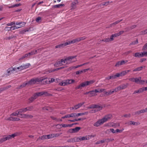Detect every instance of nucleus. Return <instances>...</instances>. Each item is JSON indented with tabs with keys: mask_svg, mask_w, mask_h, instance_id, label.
<instances>
[{
	"mask_svg": "<svg viewBox=\"0 0 147 147\" xmlns=\"http://www.w3.org/2000/svg\"><path fill=\"white\" fill-rule=\"evenodd\" d=\"M11 87V85H9L7 86L4 87L3 88H0V92H2L4 91L5 90L8 88H10Z\"/></svg>",
	"mask_w": 147,
	"mask_h": 147,
	"instance_id": "nucleus-31",
	"label": "nucleus"
},
{
	"mask_svg": "<svg viewBox=\"0 0 147 147\" xmlns=\"http://www.w3.org/2000/svg\"><path fill=\"white\" fill-rule=\"evenodd\" d=\"M139 93H142L144 91V88H140L138 90Z\"/></svg>",
	"mask_w": 147,
	"mask_h": 147,
	"instance_id": "nucleus-62",
	"label": "nucleus"
},
{
	"mask_svg": "<svg viewBox=\"0 0 147 147\" xmlns=\"http://www.w3.org/2000/svg\"><path fill=\"white\" fill-rule=\"evenodd\" d=\"M5 120L7 121H18L20 120V119L17 117H12L11 116H10V117L5 119Z\"/></svg>",
	"mask_w": 147,
	"mask_h": 147,
	"instance_id": "nucleus-13",
	"label": "nucleus"
},
{
	"mask_svg": "<svg viewBox=\"0 0 147 147\" xmlns=\"http://www.w3.org/2000/svg\"><path fill=\"white\" fill-rule=\"evenodd\" d=\"M122 20H118L117 21L115 22H113V23L112 24H110V25L109 26V27H112L113 26H115V25L118 24V23H119L120 22L122 21Z\"/></svg>",
	"mask_w": 147,
	"mask_h": 147,
	"instance_id": "nucleus-25",
	"label": "nucleus"
},
{
	"mask_svg": "<svg viewBox=\"0 0 147 147\" xmlns=\"http://www.w3.org/2000/svg\"><path fill=\"white\" fill-rule=\"evenodd\" d=\"M67 142H76L75 137L73 138H71L68 140H67Z\"/></svg>",
	"mask_w": 147,
	"mask_h": 147,
	"instance_id": "nucleus-39",
	"label": "nucleus"
},
{
	"mask_svg": "<svg viewBox=\"0 0 147 147\" xmlns=\"http://www.w3.org/2000/svg\"><path fill=\"white\" fill-rule=\"evenodd\" d=\"M143 68V66H140V67H138L133 70V71H139L142 70Z\"/></svg>",
	"mask_w": 147,
	"mask_h": 147,
	"instance_id": "nucleus-35",
	"label": "nucleus"
},
{
	"mask_svg": "<svg viewBox=\"0 0 147 147\" xmlns=\"http://www.w3.org/2000/svg\"><path fill=\"white\" fill-rule=\"evenodd\" d=\"M143 113H144V109H142L135 112L133 114V115H140V114Z\"/></svg>",
	"mask_w": 147,
	"mask_h": 147,
	"instance_id": "nucleus-26",
	"label": "nucleus"
},
{
	"mask_svg": "<svg viewBox=\"0 0 147 147\" xmlns=\"http://www.w3.org/2000/svg\"><path fill=\"white\" fill-rule=\"evenodd\" d=\"M14 36L13 35H11V36H10L9 37H6L5 38V39L6 40H10L11 39H12L14 38Z\"/></svg>",
	"mask_w": 147,
	"mask_h": 147,
	"instance_id": "nucleus-59",
	"label": "nucleus"
},
{
	"mask_svg": "<svg viewBox=\"0 0 147 147\" xmlns=\"http://www.w3.org/2000/svg\"><path fill=\"white\" fill-rule=\"evenodd\" d=\"M48 94L47 92H40L35 94L34 95V96L36 97L37 98L38 96H41L43 95H45V96H47Z\"/></svg>",
	"mask_w": 147,
	"mask_h": 147,
	"instance_id": "nucleus-8",
	"label": "nucleus"
},
{
	"mask_svg": "<svg viewBox=\"0 0 147 147\" xmlns=\"http://www.w3.org/2000/svg\"><path fill=\"white\" fill-rule=\"evenodd\" d=\"M80 129V127H76L75 128L69 129V131L71 133H76Z\"/></svg>",
	"mask_w": 147,
	"mask_h": 147,
	"instance_id": "nucleus-10",
	"label": "nucleus"
},
{
	"mask_svg": "<svg viewBox=\"0 0 147 147\" xmlns=\"http://www.w3.org/2000/svg\"><path fill=\"white\" fill-rule=\"evenodd\" d=\"M124 129H121L119 130V129H117L115 130V132L116 133H121L124 130Z\"/></svg>",
	"mask_w": 147,
	"mask_h": 147,
	"instance_id": "nucleus-52",
	"label": "nucleus"
},
{
	"mask_svg": "<svg viewBox=\"0 0 147 147\" xmlns=\"http://www.w3.org/2000/svg\"><path fill=\"white\" fill-rule=\"evenodd\" d=\"M76 56H69L67 57L65 59H62L61 60V62L62 63H64L66 62L67 63H73L75 62L76 61V59L75 58Z\"/></svg>",
	"mask_w": 147,
	"mask_h": 147,
	"instance_id": "nucleus-1",
	"label": "nucleus"
},
{
	"mask_svg": "<svg viewBox=\"0 0 147 147\" xmlns=\"http://www.w3.org/2000/svg\"><path fill=\"white\" fill-rule=\"evenodd\" d=\"M98 92V90L97 89L90 91L89 96L90 97H92V96H96L97 95L96 93Z\"/></svg>",
	"mask_w": 147,
	"mask_h": 147,
	"instance_id": "nucleus-14",
	"label": "nucleus"
},
{
	"mask_svg": "<svg viewBox=\"0 0 147 147\" xmlns=\"http://www.w3.org/2000/svg\"><path fill=\"white\" fill-rule=\"evenodd\" d=\"M37 51V50H36L35 51H33L29 53H28V55L29 56L33 55L36 53Z\"/></svg>",
	"mask_w": 147,
	"mask_h": 147,
	"instance_id": "nucleus-34",
	"label": "nucleus"
},
{
	"mask_svg": "<svg viewBox=\"0 0 147 147\" xmlns=\"http://www.w3.org/2000/svg\"><path fill=\"white\" fill-rule=\"evenodd\" d=\"M30 64L29 63H27L25 65H23V66L24 67V69H25L28 68L29 67V66H30Z\"/></svg>",
	"mask_w": 147,
	"mask_h": 147,
	"instance_id": "nucleus-47",
	"label": "nucleus"
},
{
	"mask_svg": "<svg viewBox=\"0 0 147 147\" xmlns=\"http://www.w3.org/2000/svg\"><path fill=\"white\" fill-rule=\"evenodd\" d=\"M80 39H79L78 38L72 40L71 41H67L69 45L71 44L77 42H80Z\"/></svg>",
	"mask_w": 147,
	"mask_h": 147,
	"instance_id": "nucleus-18",
	"label": "nucleus"
},
{
	"mask_svg": "<svg viewBox=\"0 0 147 147\" xmlns=\"http://www.w3.org/2000/svg\"><path fill=\"white\" fill-rule=\"evenodd\" d=\"M20 117H24L25 118L28 119L30 118L31 119L33 117V116L30 115H28L26 114H21Z\"/></svg>",
	"mask_w": 147,
	"mask_h": 147,
	"instance_id": "nucleus-11",
	"label": "nucleus"
},
{
	"mask_svg": "<svg viewBox=\"0 0 147 147\" xmlns=\"http://www.w3.org/2000/svg\"><path fill=\"white\" fill-rule=\"evenodd\" d=\"M50 108L49 107H44L42 108V109L43 110H46L47 111L49 110Z\"/></svg>",
	"mask_w": 147,
	"mask_h": 147,
	"instance_id": "nucleus-53",
	"label": "nucleus"
},
{
	"mask_svg": "<svg viewBox=\"0 0 147 147\" xmlns=\"http://www.w3.org/2000/svg\"><path fill=\"white\" fill-rule=\"evenodd\" d=\"M70 117H76V113H72L70 114Z\"/></svg>",
	"mask_w": 147,
	"mask_h": 147,
	"instance_id": "nucleus-51",
	"label": "nucleus"
},
{
	"mask_svg": "<svg viewBox=\"0 0 147 147\" xmlns=\"http://www.w3.org/2000/svg\"><path fill=\"white\" fill-rule=\"evenodd\" d=\"M36 98V97H34V95L33 96L30 98L29 99V103L32 102L33 100H34Z\"/></svg>",
	"mask_w": 147,
	"mask_h": 147,
	"instance_id": "nucleus-38",
	"label": "nucleus"
},
{
	"mask_svg": "<svg viewBox=\"0 0 147 147\" xmlns=\"http://www.w3.org/2000/svg\"><path fill=\"white\" fill-rule=\"evenodd\" d=\"M121 76H123L126 74V72L125 71H123L120 73Z\"/></svg>",
	"mask_w": 147,
	"mask_h": 147,
	"instance_id": "nucleus-57",
	"label": "nucleus"
},
{
	"mask_svg": "<svg viewBox=\"0 0 147 147\" xmlns=\"http://www.w3.org/2000/svg\"><path fill=\"white\" fill-rule=\"evenodd\" d=\"M45 139H47L46 135H43L41 136H39L38 138L37 139V141H38L39 140H43Z\"/></svg>",
	"mask_w": 147,
	"mask_h": 147,
	"instance_id": "nucleus-33",
	"label": "nucleus"
},
{
	"mask_svg": "<svg viewBox=\"0 0 147 147\" xmlns=\"http://www.w3.org/2000/svg\"><path fill=\"white\" fill-rule=\"evenodd\" d=\"M63 65V63L61 62V60L59 61H57L54 65L56 67H59Z\"/></svg>",
	"mask_w": 147,
	"mask_h": 147,
	"instance_id": "nucleus-21",
	"label": "nucleus"
},
{
	"mask_svg": "<svg viewBox=\"0 0 147 147\" xmlns=\"http://www.w3.org/2000/svg\"><path fill=\"white\" fill-rule=\"evenodd\" d=\"M127 60H122L118 61L116 64L115 66L119 67L120 65H123L127 62Z\"/></svg>",
	"mask_w": 147,
	"mask_h": 147,
	"instance_id": "nucleus-7",
	"label": "nucleus"
},
{
	"mask_svg": "<svg viewBox=\"0 0 147 147\" xmlns=\"http://www.w3.org/2000/svg\"><path fill=\"white\" fill-rule=\"evenodd\" d=\"M39 78L42 79L40 80V82H41L44 84H46L47 83V78L43 79L42 78Z\"/></svg>",
	"mask_w": 147,
	"mask_h": 147,
	"instance_id": "nucleus-36",
	"label": "nucleus"
},
{
	"mask_svg": "<svg viewBox=\"0 0 147 147\" xmlns=\"http://www.w3.org/2000/svg\"><path fill=\"white\" fill-rule=\"evenodd\" d=\"M94 82L95 80H90V81H85L84 82V83L85 86L92 84L93 83H94Z\"/></svg>",
	"mask_w": 147,
	"mask_h": 147,
	"instance_id": "nucleus-17",
	"label": "nucleus"
},
{
	"mask_svg": "<svg viewBox=\"0 0 147 147\" xmlns=\"http://www.w3.org/2000/svg\"><path fill=\"white\" fill-rule=\"evenodd\" d=\"M78 1L77 0H75L73 1L71 4V7L72 9H74L76 7L77 5L78 4Z\"/></svg>",
	"mask_w": 147,
	"mask_h": 147,
	"instance_id": "nucleus-9",
	"label": "nucleus"
},
{
	"mask_svg": "<svg viewBox=\"0 0 147 147\" xmlns=\"http://www.w3.org/2000/svg\"><path fill=\"white\" fill-rule=\"evenodd\" d=\"M65 5L64 4H59L58 5H53L52 6V8H60L64 6Z\"/></svg>",
	"mask_w": 147,
	"mask_h": 147,
	"instance_id": "nucleus-24",
	"label": "nucleus"
},
{
	"mask_svg": "<svg viewBox=\"0 0 147 147\" xmlns=\"http://www.w3.org/2000/svg\"><path fill=\"white\" fill-rule=\"evenodd\" d=\"M76 142H79L81 141V136H80L78 137H75Z\"/></svg>",
	"mask_w": 147,
	"mask_h": 147,
	"instance_id": "nucleus-46",
	"label": "nucleus"
},
{
	"mask_svg": "<svg viewBox=\"0 0 147 147\" xmlns=\"http://www.w3.org/2000/svg\"><path fill=\"white\" fill-rule=\"evenodd\" d=\"M68 45H69V43H68L67 41L65 42L56 45L55 47V48H62Z\"/></svg>",
	"mask_w": 147,
	"mask_h": 147,
	"instance_id": "nucleus-12",
	"label": "nucleus"
},
{
	"mask_svg": "<svg viewBox=\"0 0 147 147\" xmlns=\"http://www.w3.org/2000/svg\"><path fill=\"white\" fill-rule=\"evenodd\" d=\"M114 92V89L112 90H111L108 91L107 92L106 91H105L104 92L105 94L109 96L112 94Z\"/></svg>",
	"mask_w": 147,
	"mask_h": 147,
	"instance_id": "nucleus-22",
	"label": "nucleus"
},
{
	"mask_svg": "<svg viewBox=\"0 0 147 147\" xmlns=\"http://www.w3.org/2000/svg\"><path fill=\"white\" fill-rule=\"evenodd\" d=\"M147 33V29L143 30L141 32V34H145Z\"/></svg>",
	"mask_w": 147,
	"mask_h": 147,
	"instance_id": "nucleus-60",
	"label": "nucleus"
},
{
	"mask_svg": "<svg viewBox=\"0 0 147 147\" xmlns=\"http://www.w3.org/2000/svg\"><path fill=\"white\" fill-rule=\"evenodd\" d=\"M138 43V40L137 39L136 40L132 42L131 43L130 45H135L136 44H137Z\"/></svg>",
	"mask_w": 147,
	"mask_h": 147,
	"instance_id": "nucleus-55",
	"label": "nucleus"
},
{
	"mask_svg": "<svg viewBox=\"0 0 147 147\" xmlns=\"http://www.w3.org/2000/svg\"><path fill=\"white\" fill-rule=\"evenodd\" d=\"M88 108V109H99V110H102V107L98 105L92 104L90 105Z\"/></svg>",
	"mask_w": 147,
	"mask_h": 147,
	"instance_id": "nucleus-5",
	"label": "nucleus"
},
{
	"mask_svg": "<svg viewBox=\"0 0 147 147\" xmlns=\"http://www.w3.org/2000/svg\"><path fill=\"white\" fill-rule=\"evenodd\" d=\"M110 132H112L113 134L116 133L115 130L113 128L107 129L105 132L106 133H109Z\"/></svg>",
	"mask_w": 147,
	"mask_h": 147,
	"instance_id": "nucleus-23",
	"label": "nucleus"
},
{
	"mask_svg": "<svg viewBox=\"0 0 147 147\" xmlns=\"http://www.w3.org/2000/svg\"><path fill=\"white\" fill-rule=\"evenodd\" d=\"M42 80L38 78H36L32 79L28 82L29 84H35L37 82H40V80Z\"/></svg>",
	"mask_w": 147,
	"mask_h": 147,
	"instance_id": "nucleus-3",
	"label": "nucleus"
},
{
	"mask_svg": "<svg viewBox=\"0 0 147 147\" xmlns=\"http://www.w3.org/2000/svg\"><path fill=\"white\" fill-rule=\"evenodd\" d=\"M27 109V111H32L34 109L33 106H30L26 107Z\"/></svg>",
	"mask_w": 147,
	"mask_h": 147,
	"instance_id": "nucleus-44",
	"label": "nucleus"
},
{
	"mask_svg": "<svg viewBox=\"0 0 147 147\" xmlns=\"http://www.w3.org/2000/svg\"><path fill=\"white\" fill-rule=\"evenodd\" d=\"M82 119L81 118H79L78 119H74L73 120H69L68 121H71V122H74L75 121H80Z\"/></svg>",
	"mask_w": 147,
	"mask_h": 147,
	"instance_id": "nucleus-50",
	"label": "nucleus"
},
{
	"mask_svg": "<svg viewBox=\"0 0 147 147\" xmlns=\"http://www.w3.org/2000/svg\"><path fill=\"white\" fill-rule=\"evenodd\" d=\"M73 125V124H57L56 126H59L60 127H71Z\"/></svg>",
	"mask_w": 147,
	"mask_h": 147,
	"instance_id": "nucleus-16",
	"label": "nucleus"
},
{
	"mask_svg": "<svg viewBox=\"0 0 147 147\" xmlns=\"http://www.w3.org/2000/svg\"><path fill=\"white\" fill-rule=\"evenodd\" d=\"M121 90V89L120 86L117 87L114 90V92H117Z\"/></svg>",
	"mask_w": 147,
	"mask_h": 147,
	"instance_id": "nucleus-45",
	"label": "nucleus"
},
{
	"mask_svg": "<svg viewBox=\"0 0 147 147\" xmlns=\"http://www.w3.org/2000/svg\"><path fill=\"white\" fill-rule=\"evenodd\" d=\"M141 77H139V78H135V82L137 84H140L141 80Z\"/></svg>",
	"mask_w": 147,
	"mask_h": 147,
	"instance_id": "nucleus-28",
	"label": "nucleus"
},
{
	"mask_svg": "<svg viewBox=\"0 0 147 147\" xmlns=\"http://www.w3.org/2000/svg\"><path fill=\"white\" fill-rule=\"evenodd\" d=\"M66 84L65 85H67L68 84H70L72 83H73L75 82V80H65Z\"/></svg>",
	"mask_w": 147,
	"mask_h": 147,
	"instance_id": "nucleus-19",
	"label": "nucleus"
},
{
	"mask_svg": "<svg viewBox=\"0 0 147 147\" xmlns=\"http://www.w3.org/2000/svg\"><path fill=\"white\" fill-rule=\"evenodd\" d=\"M27 111V109L26 108H23L18 110V111L20 113H25Z\"/></svg>",
	"mask_w": 147,
	"mask_h": 147,
	"instance_id": "nucleus-32",
	"label": "nucleus"
},
{
	"mask_svg": "<svg viewBox=\"0 0 147 147\" xmlns=\"http://www.w3.org/2000/svg\"><path fill=\"white\" fill-rule=\"evenodd\" d=\"M18 25H19L21 27H23L26 24V23L24 22H18Z\"/></svg>",
	"mask_w": 147,
	"mask_h": 147,
	"instance_id": "nucleus-41",
	"label": "nucleus"
},
{
	"mask_svg": "<svg viewBox=\"0 0 147 147\" xmlns=\"http://www.w3.org/2000/svg\"><path fill=\"white\" fill-rule=\"evenodd\" d=\"M85 85L84 84V82L81 83L79 85L76 87V89H81L82 87H85Z\"/></svg>",
	"mask_w": 147,
	"mask_h": 147,
	"instance_id": "nucleus-27",
	"label": "nucleus"
},
{
	"mask_svg": "<svg viewBox=\"0 0 147 147\" xmlns=\"http://www.w3.org/2000/svg\"><path fill=\"white\" fill-rule=\"evenodd\" d=\"M16 135V134H13L11 135L4 136L3 137L0 139V144L7 140H9L13 138Z\"/></svg>",
	"mask_w": 147,
	"mask_h": 147,
	"instance_id": "nucleus-2",
	"label": "nucleus"
},
{
	"mask_svg": "<svg viewBox=\"0 0 147 147\" xmlns=\"http://www.w3.org/2000/svg\"><path fill=\"white\" fill-rule=\"evenodd\" d=\"M83 73V71L82 70L78 71L76 72V75L80 74Z\"/></svg>",
	"mask_w": 147,
	"mask_h": 147,
	"instance_id": "nucleus-58",
	"label": "nucleus"
},
{
	"mask_svg": "<svg viewBox=\"0 0 147 147\" xmlns=\"http://www.w3.org/2000/svg\"><path fill=\"white\" fill-rule=\"evenodd\" d=\"M127 124L129 125H138L140 124L139 122H135L134 121H130L128 122Z\"/></svg>",
	"mask_w": 147,
	"mask_h": 147,
	"instance_id": "nucleus-20",
	"label": "nucleus"
},
{
	"mask_svg": "<svg viewBox=\"0 0 147 147\" xmlns=\"http://www.w3.org/2000/svg\"><path fill=\"white\" fill-rule=\"evenodd\" d=\"M114 140V139L113 138H108L105 139V141L107 142H112Z\"/></svg>",
	"mask_w": 147,
	"mask_h": 147,
	"instance_id": "nucleus-49",
	"label": "nucleus"
},
{
	"mask_svg": "<svg viewBox=\"0 0 147 147\" xmlns=\"http://www.w3.org/2000/svg\"><path fill=\"white\" fill-rule=\"evenodd\" d=\"M129 81L132 82H135V78H129Z\"/></svg>",
	"mask_w": 147,
	"mask_h": 147,
	"instance_id": "nucleus-61",
	"label": "nucleus"
},
{
	"mask_svg": "<svg viewBox=\"0 0 147 147\" xmlns=\"http://www.w3.org/2000/svg\"><path fill=\"white\" fill-rule=\"evenodd\" d=\"M134 56L136 57L139 58L142 57L140 53H136L134 55Z\"/></svg>",
	"mask_w": 147,
	"mask_h": 147,
	"instance_id": "nucleus-43",
	"label": "nucleus"
},
{
	"mask_svg": "<svg viewBox=\"0 0 147 147\" xmlns=\"http://www.w3.org/2000/svg\"><path fill=\"white\" fill-rule=\"evenodd\" d=\"M29 30V29H25L22 31L21 32V33L22 34H24L25 33V32H28Z\"/></svg>",
	"mask_w": 147,
	"mask_h": 147,
	"instance_id": "nucleus-56",
	"label": "nucleus"
},
{
	"mask_svg": "<svg viewBox=\"0 0 147 147\" xmlns=\"http://www.w3.org/2000/svg\"><path fill=\"white\" fill-rule=\"evenodd\" d=\"M128 85H129L128 83H126V84H122V85H120L121 86V90H123V89L126 88L127 87Z\"/></svg>",
	"mask_w": 147,
	"mask_h": 147,
	"instance_id": "nucleus-30",
	"label": "nucleus"
},
{
	"mask_svg": "<svg viewBox=\"0 0 147 147\" xmlns=\"http://www.w3.org/2000/svg\"><path fill=\"white\" fill-rule=\"evenodd\" d=\"M65 83V80H64L63 81H62L59 84V85L61 86H65L66 85H65L66 84V83Z\"/></svg>",
	"mask_w": 147,
	"mask_h": 147,
	"instance_id": "nucleus-48",
	"label": "nucleus"
},
{
	"mask_svg": "<svg viewBox=\"0 0 147 147\" xmlns=\"http://www.w3.org/2000/svg\"><path fill=\"white\" fill-rule=\"evenodd\" d=\"M29 84L28 83V82L26 83H24L21 85H20L17 88L18 89H20L21 88H22L26 86V85L27 84Z\"/></svg>",
	"mask_w": 147,
	"mask_h": 147,
	"instance_id": "nucleus-40",
	"label": "nucleus"
},
{
	"mask_svg": "<svg viewBox=\"0 0 147 147\" xmlns=\"http://www.w3.org/2000/svg\"><path fill=\"white\" fill-rule=\"evenodd\" d=\"M112 117V115H111L108 114L105 116L102 119L103 123H104L111 119Z\"/></svg>",
	"mask_w": 147,
	"mask_h": 147,
	"instance_id": "nucleus-4",
	"label": "nucleus"
},
{
	"mask_svg": "<svg viewBox=\"0 0 147 147\" xmlns=\"http://www.w3.org/2000/svg\"><path fill=\"white\" fill-rule=\"evenodd\" d=\"M99 109H93L91 110L90 111V113H95L98 111H100L101 110H99Z\"/></svg>",
	"mask_w": 147,
	"mask_h": 147,
	"instance_id": "nucleus-42",
	"label": "nucleus"
},
{
	"mask_svg": "<svg viewBox=\"0 0 147 147\" xmlns=\"http://www.w3.org/2000/svg\"><path fill=\"white\" fill-rule=\"evenodd\" d=\"M41 18L40 17H38L36 19V22H39L40 20H41Z\"/></svg>",
	"mask_w": 147,
	"mask_h": 147,
	"instance_id": "nucleus-64",
	"label": "nucleus"
},
{
	"mask_svg": "<svg viewBox=\"0 0 147 147\" xmlns=\"http://www.w3.org/2000/svg\"><path fill=\"white\" fill-rule=\"evenodd\" d=\"M11 70L12 69V67H11L9 68L7 70V74H6V76H9V75L11 74L10 71H11Z\"/></svg>",
	"mask_w": 147,
	"mask_h": 147,
	"instance_id": "nucleus-37",
	"label": "nucleus"
},
{
	"mask_svg": "<svg viewBox=\"0 0 147 147\" xmlns=\"http://www.w3.org/2000/svg\"><path fill=\"white\" fill-rule=\"evenodd\" d=\"M102 41H104L106 42H110L109 39V38H105L102 40Z\"/></svg>",
	"mask_w": 147,
	"mask_h": 147,
	"instance_id": "nucleus-54",
	"label": "nucleus"
},
{
	"mask_svg": "<svg viewBox=\"0 0 147 147\" xmlns=\"http://www.w3.org/2000/svg\"><path fill=\"white\" fill-rule=\"evenodd\" d=\"M19 115L20 116V113L19 111H18V110L16 112H14L11 114L10 115V116H16Z\"/></svg>",
	"mask_w": 147,
	"mask_h": 147,
	"instance_id": "nucleus-29",
	"label": "nucleus"
},
{
	"mask_svg": "<svg viewBox=\"0 0 147 147\" xmlns=\"http://www.w3.org/2000/svg\"><path fill=\"white\" fill-rule=\"evenodd\" d=\"M84 103V102L80 103L77 105H74V107L71 108V110H73L74 109L76 110L78 109L81 107Z\"/></svg>",
	"mask_w": 147,
	"mask_h": 147,
	"instance_id": "nucleus-6",
	"label": "nucleus"
},
{
	"mask_svg": "<svg viewBox=\"0 0 147 147\" xmlns=\"http://www.w3.org/2000/svg\"><path fill=\"white\" fill-rule=\"evenodd\" d=\"M103 122L102 120V119L98 120L96 122H95L94 124V125L96 127H98L100 125L102 124L103 123Z\"/></svg>",
	"mask_w": 147,
	"mask_h": 147,
	"instance_id": "nucleus-15",
	"label": "nucleus"
},
{
	"mask_svg": "<svg viewBox=\"0 0 147 147\" xmlns=\"http://www.w3.org/2000/svg\"><path fill=\"white\" fill-rule=\"evenodd\" d=\"M143 50H146L147 49V43L146 44L143 46Z\"/></svg>",
	"mask_w": 147,
	"mask_h": 147,
	"instance_id": "nucleus-63",
	"label": "nucleus"
}]
</instances>
